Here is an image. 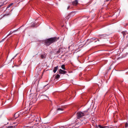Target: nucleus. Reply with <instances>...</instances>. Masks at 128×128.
I'll return each mask as SVG.
<instances>
[{"label":"nucleus","instance_id":"nucleus-9","mask_svg":"<svg viewBox=\"0 0 128 128\" xmlns=\"http://www.w3.org/2000/svg\"><path fill=\"white\" fill-rule=\"evenodd\" d=\"M58 66H57L56 67H55L54 68V69L53 70V72H54V73H55L56 71L58 69Z\"/></svg>","mask_w":128,"mask_h":128},{"label":"nucleus","instance_id":"nucleus-11","mask_svg":"<svg viewBox=\"0 0 128 128\" xmlns=\"http://www.w3.org/2000/svg\"><path fill=\"white\" fill-rule=\"evenodd\" d=\"M62 48H59L58 50L56 51V52H56V53L57 54H58L59 53H60V50H61V49H62Z\"/></svg>","mask_w":128,"mask_h":128},{"label":"nucleus","instance_id":"nucleus-8","mask_svg":"<svg viewBox=\"0 0 128 128\" xmlns=\"http://www.w3.org/2000/svg\"><path fill=\"white\" fill-rule=\"evenodd\" d=\"M99 36H100V38L101 39H103V38H106V35H100Z\"/></svg>","mask_w":128,"mask_h":128},{"label":"nucleus","instance_id":"nucleus-25","mask_svg":"<svg viewBox=\"0 0 128 128\" xmlns=\"http://www.w3.org/2000/svg\"><path fill=\"white\" fill-rule=\"evenodd\" d=\"M97 40L99 41V39H97Z\"/></svg>","mask_w":128,"mask_h":128},{"label":"nucleus","instance_id":"nucleus-18","mask_svg":"<svg viewBox=\"0 0 128 128\" xmlns=\"http://www.w3.org/2000/svg\"><path fill=\"white\" fill-rule=\"evenodd\" d=\"M63 110H64V109L63 108H58L57 109V110L58 111H59V110L62 111Z\"/></svg>","mask_w":128,"mask_h":128},{"label":"nucleus","instance_id":"nucleus-24","mask_svg":"<svg viewBox=\"0 0 128 128\" xmlns=\"http://www.w3.org/2000/svg\"><path fill=\"white\" fill-rule=\"evenodd\" d=\"M11 120H14V118H12Z\"/></svg>","mask_w":128,"mask_h":128},{"label":"nucleus","instance_id":"nucleus-12","mask_svg":"<svg viewBox=\"0 0 128 128\" xmlns=\"http://www.w3.org/2000/svg\"><path fill=\"white\" fill-rule=\"evenodd\" d=\"M122 33L123 34L124 37L125 36L126 34H128L127 33H126L125 32H122Z\"/></svg>","mask_w":128,"mask_h":128},{"label":"nucleus","instance_id":"nucleus-14","mask_svg":"<svg viewBox=\"0 0 128 128\" xmlns=\"http://www.w3.org/2000/svg\"><path fill=\"white\" fill-rule=\"evenodd\" d=\"M60 75L59 74H58L55 76V78L56 79H58L60 78Z\"/></svg>","mask_w":128,"mask_h":128},{"label":"nucleus","instance_id":"nucleus-4","mask_svg":"<svg viewBox=\"0 0 128 128\" xmlns=\"http://www.w3.org/2000/svg\"><path fill=\"white\" fill-rule=\"evenodd\" d=\"M59 73L62 74H64L66 73V72L65 70H64L61 69H60L59 70Z\"/></svg>","mask_w":128,"mask_h":128},{"label":"nucleus","instance_id":"nucleus-3","mask_svg":"<svg viewBox=\"0 0 128 128\" xmlns=\"http://www.w3.org/2000/svg\"><path fill=\"white\" fill-rule=\"evenodd\" d=\"M35 118L36 117H35V115L33 114L30 116L28 117V120H30L31 122H32L34 120Z\"/></svg>","mask_w":128,"mask_h":128},{"label":"nucleus","instance_id":"nucleus-5","mask_svg":"<svg viewBox=\"0 0 128 128\" xmlns=\"http://www.w3.org/2000/svg\"><path fill=\"white\" fill-rule=\"evenodd\" d=\"M78 1L77 0H75L72 2V4L74 6H76L78 4Z\"/></svg>","mask_w":128,"mask_h":128},{"label":"nucleus","instance_id":"nucleus-7","mask_svg":"<svg viewBox=\"0 0 128 128\" xmlns=\"http://www.w3.org/2000/svg\"><path fill=\"white\" fill-rule=\"evenodd\" d=\"M46 54H42L40 55V58L42 59L45 58L46 56Z\"/></svg>","mask_w":128,"mask_h":128},{"label":"nucleus","instance_id":"nucleus-13","mask_svg":"<svg viewBox=\"0 0 128 128\" xmlns=\"http://www.w3.org/2000/svg\"><path fill=\"white\" fill-rule=\"evenodd\" d=\"M18 30H16L14 31H13V32H10V33L7 36H9L12 33H13V32H16Z\"/></svg>","mask_w":128,"mask_h":128},{"label":"nucleus","instance_id":"nucleus-21","mask_svg":"<svg viewBox=\"0 0 128 128\" xmlns=\"http://www.w3.org/2000/svg\"><path fill=\"white\" fill-rule=\"evenodd\" d=\"M128 123H126L125 124V127L126 128L128 127Z\"/></svg>","mask_w":128,"mask_h":128},{"label":"nucleus","instance_id":"nucleus-20","mask_svg":"<svg viewBox=\"0 0 128 128\" xmlns=\"http://www.w3.org/2000/svg\"><path fill=\"white\" fill-rule=\"evenodd\" d=\"M96 39V38H92L91 39V42H93L94 40H95Z\"/></svg>","mask_w":128,"mask_h":128},{"label":"nucleus","instance_id":"nucleus-23","mask_svg":"<svg viewBox=\"0 0 128 128\" xmlns=\"http://www.w3.org/2000/svg\"><path fill=\"white\" fill-rule=\"evenodd\" d=\"M70 6H68L67 8V9H69V8H70Z\"/></svg>","mask_w":128,"mask_h":128},{"label":"nucleus","instance_id":"nucleus-2","mask_svg":"<svg viewBox=\"0 0 128 128\" xmlns=\"http://www.w3.org/2000/svg\"><path fill=\"white\" fill-rule=\"evenodd\" d=\"M88 109L82 112H77L76 114L77 118L79 119L80 118L85 115H88Z\"/></svg>","mask_w":128,"mask_h":128},{"label":"nucleus","instance_id":"nucleus-16","mask_svg":"<svg viewBox=\"0 0 128 128\" xmlns=\"http://www.w3.org/2000/svg\"><path fill=\"white\" fill-rule=\"evenodd\" d=\"M98 126L100 128H105L106 127V126H101L100 125H98Z\"/></svg>","mask_w":128,"mask_h":128},{"label":"nucleus","instance_id":"nucleus-6","mask_svg":"<svg viewBox=\"0 0 128 128\" xmlns=\"http://www.w3.org/2000/svg\"><path fill=\"white\" fill-rule=\"evenodd\" d=\"M42 98L44 100H48L49 99L45 95H42Z\"/></svg>","mask_w":128,"mask_h":128},{"label":"nucleus","instance_id":"nucleus-15","mask_svg":"<svg viewBox=\"0 0 128 128\" xmlns=\"http://www.w3.org/2000/svg\"><path fill=\"white\" fill-rule=\"evenodd\" d=\"M62 68L64 70H65L66 69L65 68V65L64 64H62L61 66Z\"/></svg>","mask_w":128,"mask_h":128},{"label":"nucleus","instance_id":"nucleus-10","mask_svg":"<svg viewBox=\"0 0 128 128\" xmlns=\"http://www.w3.org/2000/svg\"><path fill=\"white\" fill-rule=\"evenodd\" d=\"M35 121V122L36 124H38L40 122V120L38 118H35L34 120Z\"/></svg>","mask_w":128,"mask_h":128},{"label":"nucleus","instance_id":"nucleus-19","mask_svg":"<svg viewBox=\"0 0 128 128\" xmlns=\"http://www.w3.org/2000/svg\"><path fill=\"white\" fill-rule=\"evenodd\" d=\"M15 127V126H8L7 128H14Z\"/></svg>","mask_w":128,"mask_h":128},{"label":"nucleus","instance_id":"nucleus-1","mask_svg":"<svg viewBox=\"0 0 128 128\" xmlns=\"http://www.w3.org/2000/svg\"><path fill=\"white\" fill-rule=\"evenodd\" d=\"M59 39V38L54 37L52 38L46 40L44 41L45 45L47 46H49L54 42L56 41Z\"/></svg>","mask_w":128,"mask_h":128},{"label":"nucleus","instance_id":"nucleus-22","mask_svg":"<svg viewBox=\"0 0 128 128\" xmlns=\"http://www.w3.org/2000/svg\"><path fill=\"white\" fill-rule=\"evenodd\" d=\"M4 3H3L1 5H0V7L2 6L3 5H4Z\"/></svg>","mask_w":128,"mask_h":128},{"label":"nucleus","instance_id":"nucleus-17","mask_svg":"<svg viewBox=\"0 0 128 128\" xmlns=\"http://www.w3.org/2000/svg\"><path fill=\"white\" fill-rule=\"evenodd\" d=\"M13 4V3H11L8 5V6L7 7V8H9L11 6H12V5Z\"/></svg>","mask_w":128,"mask_h":128},{"label":"nucleus","instance_id":"nucleus-26","mask_svg":"<svg viewBox=\"0 0 128 128\" xmlns=\"http://www.w3.org/2000/svg\"><path fill=\"white\" fill-rule=\"evenodd\" d=\"M74 12H72V13H74Z\"/></svg>","mask_w":128,"mask_h":128}]
</instances>
